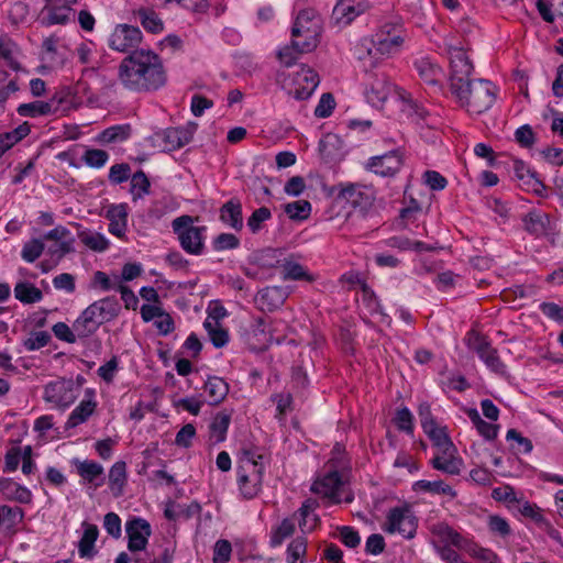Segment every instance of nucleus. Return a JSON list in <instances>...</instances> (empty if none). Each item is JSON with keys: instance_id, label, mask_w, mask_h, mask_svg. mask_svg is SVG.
I'll return each instance as SVG.
<instances>
[{"instance_id": "nucleus-1", "label": "nucleus", "mask_w": 563, "mask_h": 563, "mask_svg": "<svg viewBox=\"0 0 563 563\" xmlns=\"http://www.w3.org/2000/svg\"><path fill=\"white\" fill-rule=\"evenodd\" d=\"M118 78L128 90L147 92L165 85L166 73L157 54L134 49L120 63Z\"/></svg>"}, {"instance_id": "nucleus-2", "label": "nucleus", "mask_w": 563, "mask_h": 563, "mask_svg": "<svg viewBox=\"0 0 563 563\" xmlns=\"http://www.w3.org/2000/svg\"><path fill=\"white\" fill-rule=\"evenodd\" d=\"M265 456L257 449H242L236 468L238 485L244 499L255 498L262 490Z\"/></svg>"}, {"instance_id": "nucleus-3", "label": "nucleus", "mask_w": 563, "mask_h": 563, "mask_svg": "<svg viewBox=\"0 0 563 563\" xmlns=\"http://www.w3.org/2000/svg\"><path fill=\"white\" fill-rule=\"evenodd\" d=\"M450 91L462 108L474 114L490 109L497 96V87L485 79H472Z\"/></svg>"}, {"instance_id": "nucleus-4", "label": "nucleus", "mask_w": 563, "mask_h": 563, "mask_svg": "<svg viewBox=\"0 0 563 563\" xmlns=\"http://www.w3.org/2000/svg\"><path fill=\"white\" fill-rule=\"evenodd\" d=\"M121 305L115 296H108L89 305L77 318V331L92 335L101 324L119 317Z\"/></svg>"}, {"instance_id": "nucleus-5", "label": "nucleus", "mask_w": 563, "mask_h": 563, "mask_svg": "<svg viewBox=\"0 0 563 563\" xmlns=\"http://www.w3.org/2000/svg\"><path fill=\"white\" fill-rule=\"evenodd\" d=\"M322 19L313 9L301 10L291 27V38L301 52H312L320 42Z\"/></svg>"}, {"instance_id": "nucleus-6", "label": "nucleus", "mask_w": 563, "mask_h": 563, "mask_svg": "<svg viewBox=\"0 0 563 563\" xmlns=\"http://www.w3.org/2000/svg\"><path fill=\"white\" fill-rule=\"evenodd\" d=\"M197 218L188 214L177 217L172 222L173 232L177 235L181 249L190 255H201L205 251L206 227L194 225Z\"/></svg>"}, {"instance_id": "nucleus-7", "label": "nucleus", "mask_w": 563, "mask_h": 563, "mask_svg": "<svg viewBox=\"0 0 563 563\" xmlns=\"http://www.w3.org/2000/svg\"><path fill=\"white\" fill-rule=\"evenodd\" d=\"M406 38L401 25L386 23L373 35L369 55L390 57L400 52Z\"/></svg>"}, {"instance_id": "nucleus-8", "label": "nucleus", "mask_w": 563, "mask_h": 563, "mask_svg": "<svg viewBox=\"0 0 563 563\" xmlns=\"http://www.w3.org/2000/svg\"><path fill=\"white\" fill-rule=\"evenodd\" d=\"M330 192L335 196L336 201L362 211L369 209L375 201L373 187L362 184L340 183L333 186Z\"/></svg>"}, {"instance_id": "nucleus-9", "label": "nucleus", "mask_w": 563, "mask_h": 563, "mask_svg": "<svg viewBox=\"0 0 563 563\" xmlns=\"http://www.w3.org/2000/svg\"><path fill=\"white\" fill-rule=\"evenodd\" d=\"M468 346L477 353L478 357L494 373L499 375L506 374V365L501 362L498 351L492 346L486 336L471 331L468 333Z\"/></svg>"}, {"instance_id": "nucleus-10", "label": "nucleus", "mask_w": 563, "mask_h": 563, "mask_svg": "<svg viewBox=\"0 0 563 563\" xmlns=\"http://www.w3.org/2000/svg\"><path fill=\"white\" fill-rule=\"evenodd\" d=\"M404 163L402 152L393 150L383 155L368 158L365 169L380 177H394L400 172Z\"/></svg>"}, {"instance_id": "nucleus-11", "label": "nucleus", "mask_w": 563, "mask_h": 563, "mask_svg": "<svg viewBox=\"0 0 563 563\" xmlns=\"http://www.w3.org/2000/svg\"><path fill=\"white\" fill-rule=\"evenodd\" d=\"M417 527V519L410 509L396 507L388 512L385 531L388 533L398 532L406 539H412Z\"/></svg>"}, {"instance_id": "nucleus-12", "label": "nucleus", "mask_w": 563, "mask_h": 563, "mask_svg": "<svg viewBox=\"0 0 563 563\" xmlns=\"http://www.w3.org/2000/svg\"><path fill=\"white\" fill-rule=\"evenodd\" d=\"M449 54L451 65L450 90H452L456 86H462L464 82L472 80L470 76L474 67L464 48L451 47Z\"/></svg>"}, {"instance_id": "nucleus-13", "label": "nucleus", "mask_w": 563, "mask_h": 563, "mask_svg": "<svg viewBox=\"0 0 563 563\" xmlns=\"http://www.w3.org/2000/svg\"><path fill=\"white\" fill-rule=\"evenodd\" d=\"M142 38V32L137 26L118 24L112 31L108 44L114 51L126 53L136 48Z\"/></svg>"}, {"instance_id": "nucleus-14", "label": "nucleus", "mask_w": 563, "mask_h": 563, "mask_svg": "<svg viewBox=\"0 0 563 563\" xmlns=\"http://www.w3.org/2000/svg\"><path fill=\"white\" fill-rule=\"evenodd\" d=\"M78 391L71 380H56L45 386L44 399L47 402L66 408L75 402Z\"/></svg>"}, {"instance_id": "nucleus-15", "label": "nucleus", "mask_w": 563, "mask_h": 563, "mask_svg": "<svg viewBox=\"0 0 563 563\" xmlns=\"http://www.w3.org/2000/svg\"><path fill=\"white\" fill-rule=\"evenodd\" d=\"M33 449L31 445L20 446L13 445L8 449L4 455V472H14L18 470L20 463H22V472L25 475L33 474L36 470V465L32 459Z\"/></svg>"}, {"instance_id": "nucleus-16", "label": "nucleus", "mask_w": 563, "mask_h": 563, "mask_svg": "<svg viewBox=\"0 0 563 563\" xmlns=\"http://www.w3.org/2000/svg\"><path fill=\"white\" fill-rule=\"evenodd\" d=\"M343 486V479L336 470H328L323 475L318 477L311 485V492L329 498L333 504H340V489Z\"/></svg>"}, {"instance_id": "nucleus-17", "label": "nucleus", "mask_w": 563, "mask_h": 563, "mask_svg": "<svg viewBox=\"0 0 563 563\" xmlns=\"http://www.w3.org/2000/svg\"><path fill=\"white\" fill-rule=\"evenodd\" d=\"M431 465L434 470L441 471L445 474L459 475L463 466V461L457 456V450L452 442L449 445L437 449V452L431 460Z\"/></svg>"}, {"instance_id": "nucleus-18", "label": "nucleus", "mask_w": 563, "mask_h": 563, "mask_svg": "<svg viewBox=\"0 0 563 563\" xmlns=\"http://www.w3.org/2000/svg\"><path fill=\"white\" fill-rule=\"evenodd\" d=\"M126 533L129 538L128 548L135 552L145 549L152 530L145 519L134 518L126 522Z\"/></svg>"}, {"instance_id": "nucleus-19", "label": "nucleus", "mask_w": 563, "mask_h": 563, "mask_svg": "<svg viewBox=\"0 0 563 563\" xmlns=\"http://www.w3.org/2000/svg\"><path fill=\"white\" fill-rule=\"evenodd\" d=\"M369 4L365 0H339L332 11V19L338 24L347 25L356 16L366 12Z\"/></svg>"}, {"instance_id": "nucleus-20", "label": "nucleus", "mask_w": 563, "mask_h": 563, "mask_svg": "<svg viewBox=\"0 0 563 563\" xmlns=\"http://www.w3.org/2000/svg\"><path fill=\"white\" fill-rule=\"evenodd\" d=\"M391 91V85L384 74H369L366 82V98L375 107L382 106Z\"/></svg>"}, {"instance_id": "nucleus-21", "label": "nucleus", "mask_w": 563, "mask_h": 563, "mask_svg": "<svg viewBox=\"0 0 563 563\" xmlns=\"http://www.w3.org/2000/svg\"><path fill=\"white\" fill-rule=\"evenodd\" d=\"M289 292L280 286H271L257 292L255 301L261 310L274 311L284 305Z\"/></svg>"}, {"instance_id": "nucleus-22", "label": "nucleus", "mask_w": 563, "mask_h": 563, "mask_svg": "<svg viewBox=\"0 0 563 563\" xmlns=\"http://www.w3.org/2000/svg\"><path fill=\"white\" fill-rule=\"evenodd\" d=\"M320 82L319 75L309 67H302L297 74L296 85L297 87L292 91V95L298 100L308 99Z\"/></svg>"}, {"instance_id": "nucleus-23", "label": "nucleus", "mask_w": 563, "mask_h": 563, "mask_svg": "<svg viewBox=\"0 0 563 563\" xmlns=\"http://www.w3.org/2000/svg\"><path fill=\"white\" fill-rule=\"evenodd\" d=\"M413 66L423 84L433 88L440 86L441 79L443 78V70L439 65L427 57H421L415 62Z\"/></svg>"}, {"instance_id": "nucleus-24", "label": "nucleus", "mask_w": 563, "mask_h": 563, "mask_svg": "<svg viewBox=\"0 0 563 563\" xmlns=\"http://www.w3.org/2000/svg\"><path fill=\"white\" fill-rule=\"evenodd\" d=\"M77 474L81 477L85 483L91 484L95 488H98L103 485L104 476H103V467L101 464L85 460L75 462Z\"/></svg>"}, {"instance_id": "nucleus-25", "label": "nucleus", "mask_w": 563, "mask_h": 563, "mask_svg": "<svg viewBox=\"0 0 563 563\" xmlns=\"http://www.w3.org/2000/svg\"><path fill=\"white\" fill-rule=\"evenodd\" d=\"M220 220L234 229H243L242 203L239 199H230L220 208Z\"/></svg>"}, {"instance_id": "nucleus-26", "label": "nucleus", "mask_w": 563, "mask_h": 563, "mask_svg": "<svg viewBox=\"0 0 563 563\" xmlns=\"http://www.w3.org/2000/svg\"><path fill=\"white\" fill-rule=\"evenodd\" d=\"M85 530L78 543V554L81 559L91 560L96 554V541L99 536V530L96 525L82 523Z\"/></svg>"}, {"instance_id": "nucleus-27", "label": "nucleus", "mask_w": 563, "mask_h": 563, "mask_svg": "<svg viewBox=\"0 0 563 563\" xmlns=\"http://www.w3.org/2000/svg\"><path fill=\"white\" fill-rule=\"evenodd\" d=\"M0 493L9 500L29 504L32 500L31 492L11 478L0 479Z\"/></svg>"}, {"instance_id": "nucleus-28", "label": "nucleus", "mask_w": 563, "mask_h": 563, "mask_svg": "<svg viewBox=\"0 0 563 563\" xmlns=\"http://www.w3.org/2000/svg\"><path fill=\"white\" fill-rule=\"evenodd\" d=\"M73 4H56V5H44L42 13V24L46 26L51 25H65L69 20V14Z\"/></svg>"}, {"instance_id": "nucleus-29", "label": "nucleus", "mask_w": 563, "mask_h": 563, "mask_svg": "<svg viewBox=\"0 0 563 563\" xmlns=\"http://www.w3.org/2000/svg\"><path fill=\"white\" fill-rule=\"evenodd\" d=\"M58 110V106L55 102V97L49 101H34L30 103H22L18 107V113L22 117L36 118L40 115L54 114Z\"/></svg>"}, {"instance_id": "nucleus-30", "label": "nucleus", "mask_w": 563, "mask_h": 563, "mask_svg": "<svg viewBox=\"0 0 563 563\" xmlns=\"http://www.w3.org/2000/svg\"><path fill=\"white\" fill-rule=\"evenodd\" d=\"M318 507V501L314 499H307L302 503L301 507L298 509V514L300 516L299 519V528L302 532H311L316 529L319 523V517L314 515V510Z\"/></svg>"}, {"instance_id": "nucleus-31", "label": "nucleus", "mask_w": 563, "mask_h": 563, "mask_svg": "<svg viewBox=\"0 0 563 563\" xmlns=\"http://www.w3.org/2000/svg\"><path fill=\"white\" fill-rule=\"evenodd\" d=\"M109 488L114 497H120L123 494V488L126 484V464L123 461L115 462L108 475Z\"/></svg>"}, {"instance_id": "nucleus-32", "label": "nucleus", "mask_w": 563, "mask_h": 563, "mask_svg": "<svg viewBox=\"0 0 563 563\" xmlns=\"http://www.w3.org/2000/svg\"><path fill=\"white\" fill-rule=\"evenodd\" d=\"M205 391L208 395L210 405H219L225 399L229 393V385L221 377H209L205 383Z\"/></svg>"}, {"instance_id": "nucleus-33", "label": "nucleus", "mask_w": 563, "mask_h": 563, "mask_svg": "<svg viewBox=\"0 0 563 563\" xmlns=\"http://www.w3.org/2000/svg\"><path fill=\"white\" fill-rule=\"evenodd\" d=\"M97 404L91 399H84L80 404L71 411L67 421L66 428H75L88 420V418L96 410Z\"/></svg>"}, {"instance_id": "nucleus-34", "label": "nucleus", "mask_w": 563, "mask_h": 563, "mask_svg": "<svg viewBox=\"0 0 563 563\" xmlns=\"http://www.w3.org/2000/svg\"><path fill=\"white\" fill-rule=\"evenodd\" d=\"M525 229L534 234H545L549 224V216L544 212L532 210L523 218Z\"/></svg>"}, {"instance_id": "nucleus-35", "label": "nucleus", "mask_w": 563, "mask_h": 563, "mask_svg": "<svg viewBox=\"0 0 563 563\" xmlns=\"http://www.w3.org/2000/svg\"><path fill=\"white\" fill-rule=\"evenodd\" d=\"M14 297L22 303L30 305L41 301L43 292L31 283L20 282L14 287Z\"/></svg>"}, {"instance_id": "nucleus-36", "label": "nucleus", "mask_w": 563, "mask_h": 563, "mask_svg": "<svg viewBox=\"0 0 563 563\" xmlns=\"http://www.w3.org/2000/svg\"><path fill=\"white\" fill-rule=\"evenodd\" d=\"M30 125L24 122L14 130L0 134V157L18 142L29 135Z\"/></svg>"}, {"instance_id": "nucleus-37", "label": "nucleus", "mask_w": 563, "mask_h": 563, "mask_svg": "<svg viewBox=\"0 0 563 563\" xmlns=\"http://www.w3.org/2000/svg\"><path fill=\"white\" fill-rule=\"evenodd\" d=\"M413 489L435 495H445L451 498L456 497V492L443 481H426L421 479L415 483Z\"/></svg>"}, {"instance_id": "nucleus-38", "label": "nucleus", "mask_w": 563, "mask_h": 563, "mask_svg": "<svg viewBox=\"0 0 563 563\" xmlns=\"http://www.w3.org/2000/svg\"><path fill=\"white\" fill-rule=\"evenodd\" d=\"M76 325H77V319L74 321L71 328L68 324H66L65 322H57L53 325L52 330H53L54 335L58 340L67 342V343H75L78 339L82 340V339H87L90 336V335H82L81 332L79 333L77 331Z\"/></svg>"}, {"instance_id": "nucleus-39", "label": "nucleus", "mask_w": 563, "mask_h": 563, "mask_svg": "<svg viewBox=\"0 0 563 563\" xmlns=\"http://www.w3.org/2000/svg\"><path fill=\"white\" fill-rule=\"evenodd\" d=\"M135 14L139 16L142 26L151 33H159L163 31V21L158 18L156 12L151 9L141 8Z\"/></svg>"}, {"instance_id": "nucleus-40", "label": "nucleus", "mask_w": 563, "mask_h": 563, "mask_svg": "<svg viewBox=\"0 0 563 563\" xmlns=\"http://www.w3.org/2000/svg\"><path fill=\"white\" fill-rule=\"evenodd\" d=\"M203 327L208 332L210 341L216 347H222L229 342V333L220 323L206 319Z\"/></svg>"}, {"instance_id": "nucleus-41", "label": "nucleus", "mask_w": 563, "mask_h": 563, "mask_svg": "<svg viewBox=\"0 0 563 563\" xmlns=\"http://www.w3.org/2000/svg\"><path fill=\"white\" fill-rule=\"evenodd\" d=\"M283 279L285 280H308L312 282L313 278L308 274L305 267L296 262L286 261L283 264Z\"/></svg>"}, {"instance_id": "nucleus-42", "label": "nucleus", "mask_w": 563, "mask_h": 563, "mask_svg": "<svg viewBox=\"0 0 563 563\" xmlns=\"http://www.w3.org/2000/svg\"><path fill=\"white\" fill-rule=\"evenodd\" d=\"M78 236L88 249L96 252H103L109 246L108 240L98 232L82 231Z\"/></svg>"}, {"instance_id": "nucleus-43", "label": "nucleus", "mask_w": 563, "mask_h": 563, "mask_svg": "<svg viewBox=\"0 0 563 563\" xmlns=\"http://www.w3.org/2000/svg\"><path fill=\"white\" fill-rule=\"evenodd\" d=\"M121 285L122 283L119 276L114 275L113 277H110L101 271H97L91 280L92 288H99L103 291H109L111 289L118 290Z\"/></svg>"}, {"instance_id": "nucleus-44", "label": "nucleus", "mask_w": 563, "mask_h": 563, "mask_svg": "<svg viewBox=\"0 0 563 563\" xmlns=\"http://www.w3.org/2000/svg\"><path fill=\"white\" fill-rule=\"evenodd\" d=\"M284 211L291 220H305L310 216L311 205L307 200H297L286 203Z\"/></svg>"}, {"instance_id": "nucleus-45", "label": "nucleus", "mask_w": 563, "mask_h": 563, "mask_svg": "<svg viewBox=\"0 0 563 563\" xmlns=\"http://www.w3.org/2000/svg\"><path fill=\"white\" fill-rule=\"evenodd\" d=\"M295 532V521L290 518H285L280 525L272 531L271 545L278 547L285 539L289 538Z\"/></svg>"}, {"instance_id": "nucleus-46", "label": "nucleus", "mask_w": 563, "mask_h": 563, "mask_svg": "<svg viewBox=\"0 0 563 563\" xmlns=\"http://www.w3.org/2000/svg\"><path fill=\"white\" fill-rule=\"evenodd\" d=\"M230 421L231 417L225 412H219L213 418L210 424V431L211 437L214 438L217 442H221L225 439Z\"/></svg>"}, {"instance_id": "nucleus-47", "label": "nucleus", "mask_w": 563, "mask_h": 563, "mask_svg": "<svg viewBox=\"0 0 563 563\" xmlns=\"http://www.w3.org/2000/svg\"><path fill=\"white\" fill-rule=\"evenodd\" d=\"M150 180L143 170H137L131 178V192L133 199L142 198L150 192Z\"/></svg>"}, {"instance_id": "nucleus-48", "label": "nucleus", "mask_w": 563, "mask_h": 563, "mask_svg": "<svg viewBox=\"0 0 563 563\" xmlns=\"http://www.w3.org/2000/svg\"><path fill=\"white\" fill-rule=\"evenodd\" d=\"M18 46L10 40L0 41V57L3 58L7 65L13 69L19 70L20 64L16 60Z\"/></svg>"}, {"instance_id": "nucleus-49", "label": "nucleus", "mask_w": 563, "mask_h": 563, "mask_svg": "<svg viewBox=\"0 0 563 563\" xmlns=\"http://www.w3.org/2000/svg\"><path fill=\"white\" fill-rule=\"evenodd\" d=\"M307 552V539L305 537L295 538L287 548L289 563H298ZM299 563H302L301 561Z\"/></svg>"}, {"instance_id": "nucleus-50", "label": "nucleus", "mask_w": 563, "mask_h": 563, "mask_svg": "<svg viewBox=\"0 0 563 563\" xmlns=\"http://www.w3.org/2000/svg\"><path fill=\"white\" fill-rule=\"evenodd\" d=\"M130 125H114L102 131L100 140L106 143L126 140L130 135Z\"/></svg>"}, {"instance_id": "nucleus-51", "label": "nucleus", "mask_w": 563, "mask_h": 563, "mask_svg": "<svg viewBox=\"0 0 563 563\" xmlns=\"http://www.w3.org/2000/svg\"><path fill=\"white\" fill-rule=\"evenodd\" d=\"M432 532L440 537L443 541H446L454 547H457V544H461V541H463V537L445 523L435 525L432 529Z\"/></svg>"}, {"instance_id": "nucleus-52", "label": "nucleus", "mask_w": 563, "mask_h": 563, "mask_svg": "<svg viewBox=\"0 0 563 563\" xmlns=\"http://www.w3.org/2000/svg\"><path fill=\"white\" fill-rule=\"evenodd\" d=\"M44 251V243L40 239H33L24 244L21 256L29 263L35 262Z\"/></svg>"}, {"instance_id": "nucleus-53", "label": "nucleus", "mask_w": 563, "mask_h": 563, "mask_svg": "<svg viewBox=\"0 0 563 563\" xmlns=\"http://www.w3.org/2000/svg\"><path fill=\"white\" fill-rule=\"evenodd\" d=\"M272 218V212L267 207H261L253 211L247 219V227L252 233H257L262 229V224Z\"/></svg>"}, {"instance_id": "nucleus-54", "label": "nucleus", "mask_w": 563, "mask_h": 563, "mask_svg": "<svg viewBox=\"0 0 563 563\" xmlns=\"http://www.w3.org/2000/svg\"><path fill=\"white\" fill-rule=\"evenodd\" d=\"M423 431L431 439L435 449H440L444 445H449L450 443H452L450 437L445 431V428L438 427L437 423L430 428L424 429Z\"/></svg>"}, {"instance_id": "nucleus-55", "label": "nucleus", "mask_w": 563, "mask_h": 563, "mask_svg": "<svg viewBox=\"0 0 563 563\" xmlns=\"http://www.w3.org/2000/svg\"><path fill=\"white\" fill-rule=\"evenodd\" d=\"M514 175L515 178L519 181H522L523 185L530 186L533 181L536 184H541L538 179H536L534 172H531L522 161L514 162Z\"/></svg>"}, {"instance_id": "nucleus-56", "label": "nucleus", "mask_w": 563, "mask_h": 563, "mask_svg": "<svg viewBox=\"0 0 563 563\" xmlns=\"http://www.w3.org/2000/svg\"><path fill=\"white\" fill-rule=\"evenodd\" d=\"M394 422L398 430L406 433H412L413 431V416L407 407L397 410L394 418Z\"/></svg>"}, {"instance_id": "nucleus-57", "label": "nucleus", "mask_w": 563, "mask_h": 563, "mask_svg": "<svg viewBox=\"0 0 563 563\" xmlns=\"http://www.w3.org/2000/svg\"><path fill=\"white\" fill-rule=\"evenodd\" d=\"M306 53L307 52H301L299 47L295 46L294 38H291V43L278 52V58L286 67H290L297 62L299 55Z\"/></svg>"}, {"instance_id": "nucleus-58", "label": "nucleus", "mask_w": 563, "mask_h": 563, "mask_svg": "<svg viewBox=\"0 0 563 563\" xmlns=\"http://www.w3.org/2000/svg\"><path fill=\"white\" fill-rule=\"evenodd\" d=\"M109 158V155L103 150L91 148L87 150L82 156L84 162L95 168L102 167Z\"/></svg>"}, {"instance_id": "nucleus-59", "label": "nucleus", "mask_w": 563, "mask_h": 563, "mask_svg": "<svg viewBox=\"0 0 563 563\" xmlns=\"http://www.w3.org/2000/svg\"><path fill=\"white\" fill-rule=\"evenodd\" d=\"M399 97L407 102L408 112L409 115L415 117L419 121H427L428 117L430 115L428 110H426L423 107L417 104L409 95L407 96L405 90L398 91Z\"/></svg>"}, {"instance_id": "nucleus-60", "label": "nucleus", "mask_w": 563, "mask_h": 563, "mask_svg": "<svg viewBox=\"0 0 563 563\" xmlns=\"http://www.w3.org/2000/svg\"><path fill=\"white\" fill-rule=\"evenodd\" d=\"M339 531V538L341 542L351 549H355L360 545L361 537L356 530H354L352 527L343 526L338 528Z\"/></svg>"}, {"instance_id": "nucleus-61", "label": "nucleus", "mask_w": 563, "mask_h": 563, "mask_svg": "<svg viewBox=\"0 0 563 563\" xmlns=\"http://www.w3.org/2000/svg\"><path fill=\"white\" fill-rule=\"evenodd\" d=\"M487 523L490 532L499 534L500 537H507L511 533V529L508 521L500 516H489Z\"/></svg>"}, {"instance_id": "nucleus-62", "label": "nucleus", "mask_w": 563, "mask_h": 563, "mask_svg": "<svg viewBox=\"0 0 563 563\" xmlns=\"http://www.w3.org/2000/svg\"><path fill=\"white\" fill-rule=\"evenodd\" d=\"M130 174L131 167L129 164H115L110 168L109 180L114 185H119L126 181L130 178Z\"/></svg>"}, {"instance_id": "nucleus-63", "label": "nucleus", "mask_w": 563, "mask_h": 563, "mask_svg": "<svg viewBox=\"0 0 563 563\" xmlns=\"http://www.w3.org/2000/svg\"><path fill=\"white\" fill-rule=\"evenodd\" d=\"M422 178L431 190H443L448 186L446 178L435 170L424 172Z\"/></svg>"}, {"instance_id": "nucleus-64", "label": "nucleus", "mask_w": 563, "mask_h": 563, "mask_svg": "<svg viewBox=\"0 0 563 563\" xmlns=\"http://www.w3.org/2000/svg\"><path fill=\"white\" fill-rule=\"evenodd\" d=\"M232 547L227 540L216 542L213 550V563H227L231 558Z\"/></svg>"}]
</instances>
